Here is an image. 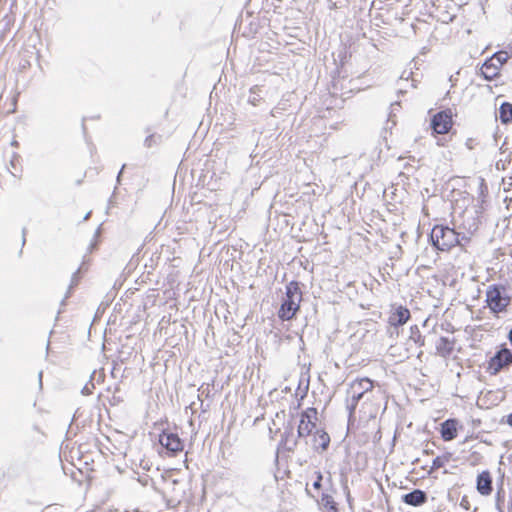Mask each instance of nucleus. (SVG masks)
Wrapping results in <instances>:
<instances>
[{
    "mask_svg": "<svg viewBox=\"0 0 512 512\" xmlns=\"http://www.w3.org/2000/svg\"><path fill=\"white\" fill-rule=\"evenodd\" d=\"M302 291L297 281H291L286 285L285 298L278 310V317L282 321L292 320L300 309Z\"/></svg>",
    "mask_w": 512,
    "mask_h": 512,
    "instance_id": "obj_1",
    "label": "nucleus"
},
{
    "mask_svg": "<svg viewBox=\"0 0 512 512\" xmlns=\"http://www.w3.org/2000/svg\"><path fill=\"white\" fill-rule=\"evenodd\" d=\"M374 388V382L368 377H360L351 381L348 385L346 407L349 413V419L355 416L359 401L364 394L371 392Z\"/></svg>",
    "mask_w": 512,
    "mask_h": 512,
    "instance_id": "obj_2",
    "label": "nucleus"
},
{
    "mask_svg": "<svg viewBox=\"0 0 512 512\" xmlns=\"http://www.w3.org/2000/svg\"><path fill=\"white\" fill-rule=\"evenodd\" d=\"M511 296L507 294L503 285L493 284L486 290L485 302L491 313L495 316L506 313L511 304Z\"/></svg>",
    "mask_w": 512,
    "mask_h": 512,
    "instance_id": "obj_3",
    "label": "nucleus"
},
{
    "mask_svg": "<svg viewBox=\"0 0 512 512\" xmlns=\"http://www.w3.org/2000/svg\"><path fill=\"white\" fill-rule=\"evenodd\" d=\"M433 245L440 251H449L459 244L458 233L443 225H435L431 232Z\"/></svg>",
    "mask_w": 512,
    "mask_h": 512,
    "instance_id": "obj_4",
    "label": "nucleus"
},
{
    "mask_svg": "<svg viewBox=\"0 0 512 512\" xmlns=\"http://www.w3.org/2000/svg\"><path fill=\"white\" fill-rule=\"evenodd\" d=\"M511 58V55L504 50L495 52L481 66L480 73L487 81H492L501 75L504 64Z\"/></svg>",
    "mask_w": 512,
    "mask_h": 512,
    "instance_id": "obj_5",
    "label": "nucleus"
},
{
    "mask_svg": "<svg viewBox=\"0 0 512 512\" xmlns=\"http://www.w3.org/2000/svg\"><path fill=\"white\" fill-rule=\"evenodd\" d=\"M318 421V411L314 407H309L300 414L297 434L299 438H306L315 432Z\"/></svg>",
    "mask_w": 512,
    "mask_h": 512,
    "instance_id": "obj_6",
    "label": "nucleus"
},
{
    "mask_svg": "<svg viewBox=\"0 0 512 512\" xmlns=\"http://www.w3.org/2000/svg\"><path fill=\"white\" fill-rule=\"evenodd\" d=\"M159 444L166 449L169 456H176L184 450V442L178 433L169 429L163 430L158 437Z\"/></svg>",
    "mask_w": 512,
    "mask_h": 512,
    "instance_id": "obj_7",
    "label": "nucleus"
},
{
    "mask_svg": "<svg viewBox=\"0 0 512 512\" xmlns=\"http://www.w3.org/2000/svg\"><path fill=\"white\" fill-rule=\"evenodd\" d=\"M453 124V113L447 108L432 116L430 126L435 134L443 135L452 129Z\"/></svg>",
    "mask_w": 512,
    "mask_h": 512,
    "instance_id": "obj_8",
    "label": "nucleus"
},
{
    "mask_svg": "<svg viewBox=\"0 0 512 512\" xmlns=\"http://www.w3.org/2000/svg\"><path fill=\"white\" fill-rule=\"evenodd\" d=\"M512 364V351L508 348L500 349L493 357L488 361V371L496 375L503 368L508 367Z\"/></svg>",
    "mask_w": 512,
    "mask_h": 512,
    "instance_id": "obj_9",
    "label": "nucleus"
},
{
    "mask_svg": "<svg viewBox=\"0 0 512 512\" xmlns=\"http://www.w3.org/2000/svg\"><path fill=\"white\" fill-rule=\"evenodd\" d=\"M461 429L462 424L458 419L449 418L440 424L438 431L444 442H451L458 437Z\"/></svg>",
    "mask_w": 512,
    "mask_h": 512,
    "instance_id": "obj_10",
    "label": "nucleus"
},
{
    "mask_svg": "<svg viewBox=\"0 0 512 512\" xmlns=\"http://www.w3.org/2000/svg\"><path fill=\"white\" fill-rule=\"evenodd\" d=\"M410 318L411 313L406 306L393 304L387 322L391 327L398 328L405 325Z\"/></svg>",
    "mask_w": 512,
    "mask_h": 512,
    "instance_id": "obj_11",
    "label": "nucleus"
},
{
    "mask_svg": "<svg viewBox=\"0 0 512 512\" xmlns=\"http://www.w3.org/2000/svg\"><path fill=\"white\" fill-rule=\"evenodd\" d=\"M476 489L482 496H489L493 491V479L491 472L484 470L477 475Z\"/></svg>",
    "mask_w": 512,
    "mask_h": 512,
    "instance_id": "obj_12",
    "label": "nucleus"
},
{
    "mask_svg": "<svg viewBox=\"0 0 512 512\" xmlns=\"http://www.w3.org/2000/svg\"><path fill=\"white\" fill-rule=\"evenodd\" d=\"M455 340L448 337H440L436 342V353L441 357H448L454 350Z\"/></svg>",
    "mask_w": 512,
    "mask_h": 512,
    "instance_id": "obj_13",
    "label": "nucleus"
},
{
    "mask_svg": "<svg viewBox=\"0 0 512 512\" xmlns=\"http://www.w3.org/2000/svg\"><path fill=\"white\" fill-rule=\"evenodd\" d=\"M312 445L315 450H326L330 443V437L323 429H317L312 433Z\"/></svg>",
    "mask_w": 512,
    "mask_h": 512,
    "instance_id": "obj_14",
    "label": "nucleus"
},
{
    "mask_svg": "<svg viewBox=\"0 0 512 512\" xmlns=\"http://www.w3.org/2000/svg\"><path fill=\"white\" fill-rule=\"evenodd\" d=\"M404 503L411 506H420L427 501V496L424 491L415 489L412 492L405 494L402 497Z\"/></svg>",
    "mask_w": 512,
    "mask_h": 512,
    "instance_id": "obj_15",
    "label": "nucleus"
},
{
    "mask_svg": "<svg viewBox=\"0 0 512 512\" xmlns=\"http://www.w3.org/2000/svg\"><path fill=\"white\" fill-rule=\"evenodd\" d=\"M318 505L322 512H339L338 504L330 494H322L318 501Z\"/></svg>",
    "mask_w": 512,
    "mask_h": 512,
    "instance_id": "obj_16",
    "label": "nucleus"
},
{
    "mask_svg": "<svg viewBox=\"0 0 512 512\" xmlns=\"http://www.w3.org/2000/svg\"><path fill=\"white\" fill-rule=\"evenodd\" d=\"M452 460H453V453L450 451H446V452L436 456L432 461L429 473L435 472V471L445 467Z\"/></svg>",
    "mask_w": 512,
    "mask_h": 512,
    "instance_id": "obj_17",
    "label": "nucleus"
},
{
    "mask_svg": "<svg viewBox=\"0 0 512 512\" xmlns=\"http://www.w3.org/2000/svg\"><path fill=\"white\" fill-rule=\"evenodd\" d=\"M499 119L505 125L512 123V104L510 102H504L500 105Z\"/></svg>",
    "mask_w": 512,
    "mask_h": 512,
    "instance_id": "obj_18",
    "label": "nucleus"
},
{
    "mask_svg": "<svg viewBox=\"0 0 512 512\" xmlns=\"http://www.w3.org/2000/svg\"><path fill=\"white\" fill-rule=\"evenodd\" d=\"M409 339L419 347H423L425 345V338L417 325H412L410 327Z\"/></svg>",
    "mask_w": 512,
    "mask_h": 512,
    "instance_id": "obj_19",
    "label": "nucleus"
},
{
    "mask_svg": "<svg viewBox=\"0 0 512 512\" xmlns=\"http://www.w3.org/2000/svg\"><path fill=\"white\" fill-rule=\"evenodd\" d=\"M280 445L284 450L292 452L297 446V440L293 437L292 433H285Z\"/></svg>",
    "mask_w": 512,
    "mask_h": 512,
    "instance_id": "obj_20",
    "label": "nucleus"
},
{
    "mask_svg": "<svg viewBox=\"0 0 512 512\" xmlns=\"http://www.w3.org/2000/svg\"><path fill=\"white\" fill-rule=\"evenodd\" d=\"M322 474L320 472H316L315 473V479L312 483V486L315 490H320L321 489V482H322Z\"/></svg>",
    "mask_w": 512,
    "mask_h": 512,
    "instance_id": "obj_21",
    "label": "nucleus"
},
{
    "mask_svg": "<svg viewBox=\"0 0 512 512\" xmlns=\"http://www.w3.org/2000/svg\"><path fill=\"white\" fill-rule=\"evenodd\" d=\"M465 145L468 149L472 150L476 145V140L473 138H469L466 140Z\"/></svg>",
    "mask_w": 512,
    "mask_h": 512,
    "instance_id": "obj_22",
    "label": "nucleus"
},
{
    "mask_svg": "<svg viewBox=\"0 0 512 512\" xmlns=\"http://www.w3.org/2000/svg\"><path fill=\"white\" fill-rule=\"evenodd\" d=\"M507 424L512 427V413L507 416Z\"/></svg>",
    "mask_w": 512,
    "mask_h": 512,
    "instance_id": "obj_23",
    "label": "nucleus"
},
{
    "mask_svg": "<svg viewBox=\"0 0 512 512\" xmlns=\"http://www.w3.org/2000/svg\"><path fill=\"white\" fill-rule=\"evenodd\" d=\"M508 339L512 345V329L509 331V334H508Z\"/></svg>",
    "mask_w": 512,
    "mask_h": 512,
    "instance_id": "obj_24",
    "label": "nucleus"
}]
</instances>
